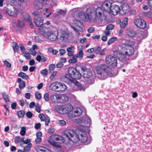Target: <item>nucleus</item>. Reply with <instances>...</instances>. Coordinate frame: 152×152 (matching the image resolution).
I'll list each match as a JSON object with an SVG mask.
<instances>
[{
	"mask_svg": "<svg viewBox=\"0 0 152 152\" xmlns=\"http://www.w3.org/2000/svg\"><path fill=\"white\" fill-rule=\"evenodd\" d=\"M23 55L27 59H30L31 56L29 53L28 52H24L23 53Z\"/></svg>",
	"mask_w": 152,
	"mask_h": 152,
	"instance_id": "nucleus-48",
	"label": "nucleus"
},
{
	"mask_svg": "<svg viewBox=\"0 0 152 152\" xmlns=\"http://www.w3.org/2000/svg\"><path fill=\"white\" fill-rule=\"evenodd\" d=\"M107 50V48H105L102 49L100 53V55L101 56H103L105 55V51Z\"/></svg>",
	"mask_w": 152,
	"mask_h": 152,
	"instance_id": "nucleus-62",
	"label": "nucleus"
},
{
	"mask_svg": "<svg viewBox=\"0 0 152 152\" xmlns=\"http://www.w3.org/2000/svg\"><path fill=\"white\" fill-rule=\"evenodd\" d=\"M55 68V65L54 64H51L49 66V70L50 71H53Z\"/></svg>",
	"mask_w": 152,
	"mask_h": 152,
	"instance_id": "nucleus-54",
	"label": "nucleus"
},
{
	"mask_svg": "<svg viewBox=\"0 0 152 152\" xmlns=\"http://www.w3.org/2000/svg\"><path fill=\"white\" fill-rule=\"evenodd\" d=\"M32 145L31 143H28L24 148L23 152H27L29 151Z\"/></svg>",
	"mask_w": 152,
	"mask_h": 152,
	"instance_id": "nucleus-39",
	"label": "nucleus"
},
{
	"mask_svg": "<svg viewBox=\"0 0 152 152\" xmlns=\"http://www.w3.org/2000/svg\"><path fill=\"white\" fill-rule=\"evenodd\" d=\"M112 4V0H107L102 4V7L105 11H109Z\"/></svg>",
	"mask_w": 152,
	"mask_h": 152,
	"instance_id": "nucleus-10",
	"label": "nucleus"
},
{
	"mask_svg": "<svg viewBox=\"0 0 152 152\" xmlns=\"http://www.w3.org/2000/svg\"><path fill=\"white\" fill-rule=\"evenodd\" d=\"M54 139L56 140L57 142L61 143L64 142V138L62 137L57 135H54Z\"/></svg>",
	"mask_w": 152,
	"mask_h": 152,
	"instance_id": "nucleus-30",
	"label": "nucleus"
},
{
	"mask_svg": "<svg viewBox=\"0 0 152 152\" xmlns=\"http://www.w3.org/2000/svg\"><path fill=\"white\" fill-rule=\"evenodd\" d=\"M18 76L24 79H27L28 77V76L26 73L22 72L19 73Z\"/></svg>",
	"mask_w": 152,
	"mask_h": 152,
	"instance_id": "nucleus-42",
	"label": "nucleus"
},
{
	"mask_svg": "<svg viewBox=\"0 0 152 152\" xmlns=\"http://www.w3.org/2000/svg\"><path fill=\"white\" fill-rule=\"evenodd\" d=\"M126 33L129 37H135L137 35L136 32L135 31L131 29H127Z\"/></svg>",
	"mask_w": 152,
	"mask_h": 152,
	"instance_id": "nucleus-28",
	"label": "nucleus"
},
{
	"mask_svg": "<svg viewBox=\"0 0 152 152\" xmlns=\"http://www.w3.org/2000/svg\"><path fill=\"white\" fill-rule=\"evenodd\" d=\"M2 96L3 99L7 103L9 104L10 103V97L7 95L6 93H3Z\"/></svg>",
	"mask_w": 152,
	"mask_h": 152,
	"instance_id": "nucleus-34",
	"label": "nucleus"
},
{
	"mask_svg": "<svg viewBox=\"0 0 152 152\" xmlns=\"http://www.w3.org/2000/svg\"><path fill=\"white\" fill-rule=\"evenodd\" d=\"M44 99L45 101L48 102L49 99V94L48 93H45L44 95Z\"/></svg>",
	"mask_w": 152,
	"mask_h": 152,
	"instance_id": "nucleus-57",
	"label": "nucleus"
},
{
	"mask_svg": "<svg viewBox=\"0 0 152 152\" xmlns=\"http://www.w3.org/2000/svg\"><path fill=\"white\" fill-rule=\"evenodd\" d=\"M83 112V110L81 108H78L74 111V113H69L68 116L70 117H74L80 115Z\"/></svg>",
	"mask_w": 152,
	"mask_h": 152,
	"instance_id": "nucleus-12",
	"label": "nucleus"
},
{
	"mask_svg": "<svg viewBox=\"0 0 152 152\" xmlns=\"http://www.w3.org/2000/svg\"><path fill=\"white\" fill-rule=\"evenodd\" d=\"M73 85V89L74 91H77L79 90H84L85 89L81 85H79L78 83H77V81L75 83L72 82Z\"/></svg>",
	"mask_w": 152,
	"mask_h": 152,
	"instance_id": "nucleus-18",
	"label": "nucleus"
},
{
	"mask_svg": "<svg viewBox=\"0 0 152 152\" xmlns=\"http://www.w3.org/2000/svg\"><path fill=\"white\" fill-rule=\"evenodd\" d=\"M72 27L75 32L76 34L78 35L79 34V31L83 30V26L80 21L75 20L73 21Z\"/></svg>",
	"mask_w": 152,
	"mask_h": 152,
	"instance_id": "nucleus-7",
	"label": "nucleus"
},
{
	"mask_svg": "<svg viewBox=\"0 0 152 152\" xmlns=\"http://www.w3.org/2000/svg\"><path fill=\"white\" fill-rule=\"evenodd\" d=\"M74 48V46L69 47L67 48V51L68 52V55L69 56H71L73 55L74 52L72 50V49Z\"/></svg>",
	"mask_w": 152,
	"mask_h": 152,
	"instance_id": "nucleus-36",
	"label": "nucleus"
},
{
	"mask_svg": "<svg viewBox=\"0 0 152 152\" xmlns=\"http://www.w3.org/2000/svg\"><path fill=\"white\" fill-rule=\"evenodd\" d=\"M116 40V39H110L108 41V44L110 45Z\"/></svg>",
	"mask_w": 152,
	"mask_h": 152,
	"instance_id": "nucleus-60",
	"label": "nucleus"
},
{
	"mask_svg": "<svg viewBox=\"0 0 152 152\" xmlns=\"http://www.w3.org/2000/svg\"><path fill=\"white\" fill-rule=\"evenodd\" d=\"M24 25L23 22L20 20L14 22L12 23L13 27L16 28L18 27L21 28Z\"/></svg>",
	"mask_w": 152,
	"mask_h": 152,
	"instance_id": "nucleus-22",
	"label": "nucleus"
},
{
	"mask_svg": "<svg viewBox=\"0 0 152 152\" xmlns=\"http://www.w3.org/2000/svg\"><path fill=\"white\" fill-rule=\"evenodd\" d=\"M41 126V124L40 123H37L35 124L34 126V128L35 129H37L40 127Z\"/></svg>",
	"mask_w": 152,
	"mask_h": 152,
	"instance_id": "nucleus-63",
	"label": "nucleus"
},
{
	"mask_svg": "<svg viewBox=\"0 0 152 152\" xmlns=\"http://www.w3.org/2000/svg\"><path fill=\"white\" fill-rule=\"evenodd\" d=\"M101 50V48L100 46H98L96 49L94 48V51L95 53L96 54H98L99 53Z\"/></svg>",
	"mask_w": 152,
	"mask_h": 152,
	"instance_id": "nucleus-58",
	"label": "nucleus"
},
{
	"mask_svg": "<svg viewBox=\"0 0 152 152\" xmlns=\"http://www.w3.org/2000/svg\"><path fill=\"white\" fill-rule=\"evenodd\" d=\"M43 18L41 17H35L34 18V23L36 26H40L43 23Z\"/></svg>",
	"mask_w": 152,
	"mask_h": 152,
	"instance_id": "nucleus-20",
	"label": "nucleus"
},
{
	"mask_svg": "<svg viewBox=\"0 0 152 152\" xmlns=\"http://www.w3.org/2000/svg\"><path fill=\"white\" fill-rule=\"evenodd\" d=\"M114 28V25L112 24H110L107 25L106 27V29L107 30H111L113 29Z\"/></svg>",
	"mask_w": 152,
	"mask_h": 152,
	"instance_id": "nucleus-47",
	"label": "nucleus"
},
{
	"mask_svg": "<svg viewBox=\"0 0 152 152\" xmlns=\"http://www.w3.org/2000/svg\"><path fill=\"white\" fill-rule=\"evenodd\" d=\"M25 82L24 81H23L22 83H19L18 86L20 90H22L25 88Z\"/></svg>",
	"mask_w": 152,
	"mask_h": 152,
	"instance_id": "nucleus-46",
	"label": "nucleus"
},
{
	"mask_svg": "<svg viewBox=\"0 0 152 152\" xmlns=\"http://www.w3.org/2000/svg\"><path fill=\"white\" fill-rule=\"evenodd\" d=\"M104 33L105 36H103L102 37V38H107V36L109 35L110 34V33L109 31L107 30L105 31V32H104Z\"/></svg>",
	"mask_w": 152,
	"mask_h": 152,
	"instance_id": "nucleus-56",
	"label": "nucleus"
},
{
	"mask_svg": "<svg viewBox=\"0 0 152 152\" xmlns=\"http://www.w3.org/2000/svg\"><path fill=\"white\" fill-rule=\"evenodd\" d=\"M35 97L37 99L39 100L41 98V95L40 93L39 92H36L35 94Z\"/></svg>",
	"mask_w": 152,
	"mask_h": 152,
	"instance_id": "nucleus-51",
	"label": "nucleus"
},
{
	"mask_svg": "<svg viewBox=\"0 0 152 152\" xmlns=\"http://www.w3.org/2000/svg\"><path fill=\"white\" fill-rule=\"evenodd\" d=\"M105 61L112 67H116L117 64V59L114 57L111 56H107L105 57Z\"/></svg>",
	"mask_w": 152,
	"mask_h": 152,
	"instance_id": "nucleus-8",
	"label": "nucleus"
},
{
	"mask_svg": "<svg viewBox=\"0 0 152 152\" xmlns=\"http://www.w3.org/2000/svg\"><path fill=\"white\" fill-rule=\"evenodd\" d=\"M73 56L72 59L69 60V62L70 63H74L77 62V58L75 55L72 56Z\"/></svg>",
	"mask_w": 152,
	"mask_h": 152,
	"instance_id": "nucleus-41",
	"label": "nucleus"
},
{
	"mask_svg": "<svg viewBox=\"0 0 152 152\" xmlns=\"http://www.w3.org/2000/svg\"><path fill=\"white\" fill-rule=\"evenodd\" d=\"M78 50L79 51L77 54L75 55L77 58H83L84 54L82 47H81V48L79 49Z\"/></svg>",
	"mask_w": 152,
	"mask_h": 152,
	"instance_id": "nucleus-33",
	"label": "nucleus"
},
{
	"mask_svg": "<svg viewBox=\"0 0 152 152\" xmlns=\"http://www.w3.org/2000/svg\"><path fill=\"white\" fill-rule=\"evenodd\" d=\"M40 33L45 37H51L52 38H56V35L52 32L50 28L45 26L40 27L39 28Z\"/></svg>",
	"mask_w": 152,
	"mask_h": 152,
	"instance_id": "nucleus-5",
	"label": "nucleus"
},
{
	"mask_svg": "<svg viewBox=\"0 0 152 152\" xmlns=\"http://www.w3.org/2000/svg\"><path fill=\"white\" fill-rule=\"evenodd\" d=\"M26 115L28 118H30L32 116V113L30 111H28L26 113Z\"/></svg>",
	"mask_w": 152,
	"mask_h": 152,
	"instance_id": "nucleus-61",
	"label": "nucleus"
},
{
	"mask_svg": "<svg viewBox=\"0 0 152 152\" xmlns=\"http://www.w3.org/2000/svg\"><path fill=\"white\" fill-rule=\"evenodd\" d=\"M70 140L74 143H77L80 141L79 136L75 133L74 135L70 139Z\"/></svg>",
	"mask_w": 152,
	"mask_h": 152,
	"instance_id": "nucleus-32",
	"label": "nucleus"
},
{
	"mask_svg": "<svg viewBox=\"0 0 152 152\" xmlns=\"http://www.w3.org/2000/svg\"><path fill=\"white\" fill-rule=\"evenodd\" d=\"M57 98L59 99V100L62 103H64L66 102L68 100V96L65 94H59L57 96Z\"/></svg>",
	"mask_w": 152,
	"mask_h": 152,
	"instance_id": "nucleus-19",
	"label": "nucleus"
},
{
	"mask_svg": "<svg viewBox=\"0 0 152 152\" xmlns=\"http://www.w3.org/2000/svg\"><path fill=\"white\" fill-rule=\"evenodd\" d=\"M55 110L58 113L64 114V106L57 105L55 106L54 107Z\"/></svg>",
	"mask_w": 152,
	"mask_h": 152,
	"instance_id": "nucleus-21",
	"label": "nucleus"
},
{
	"mask_svg": "<svg viewBox=\"0 0 152 152\" xmlns=\"http://www.w3.org/2000/svg\"><path fill=\"white\" fill-rule=\"evenodd\" d=\"M73 109L72 106L70 104H66L64 106V111L65 113H68V114Z\"/></svg>",
	"mask_w": 152,
	"mask_h": 152,
	"instance_id": "nucleus-25",
	"label": "nucleus"
},
{
	"mask_svg": "<svg viewBox=\"0 0 152 152\" xmlns=\"http://www.w3.org/2000/svg\"><path fill=\"white\" fill-rule=\"evenodd\" d=\"M73 77L74 79H79L81 77V75L79 72L76 70L75 73L73 75Z\"/></svg>",
	"mask_w": 152,
	"mask_h": 152,
	"instance_id": "nucleus-38",
	"label": "nucleus"
},
{
	"mask_svg": "<svg viewBox=\"0 0 152 152\" xmlns=\"http://www.w3.org/2000/svg\"><path fill=\"white\" fill-rule=\"evenodd\" d=\"M113 55L119 60L125 62L129 59L123 53L122 50V46H121L120 50H115L113 52Z\"/></svg>",
	"mask_w": 152,
	"mask_h": 152,
	"instance_id": "nucleus-6",
	"label": "nucleus"
},
{
	"mask_svg": "<svg viewBox=\"0 0 152 152\" xmlns=\"http://www.w3.org/2000/svg\"><path fill=\"white\" fill-rule=\"evenodd\" d=\"M20 7L19 4L14 6L10 4H8L5 9V11L10 16L16 17L18 14V9Z\"/></svg>",
	"mask_w": 152,
	"mask_h": 152,
	"instance_id": "nucleus-4",
	"label": "nucleus"
},
{
	"mask_svg": "<svg viewBox=\"0 0 152 152\" xmlns=\"http://www.w3.org/2000/svg\"><path fill=\"white\" fill-rule=\"evenodd\" d=\"M44 121H45V125L46 126H48L49 124L50 121V119L49 117H47L45 118L44 120Z\"/></svg>",
	"mask_w": 152,
	"mask_h": 152,
	"instance_id": "nucleus-52",
	"label": "nucleus"
},
{
	"mask_svg": "<svg viewBox=\"0 0 152 152\" xmlns=\"http://www.w3.org/2000/svg\"><path fill=\"white\" fill-rule=\"evenodd\" d=\"M134 45V42L130 41L122 45L123 52L125 56H129L133 54L134 50L132 46Z\"/></svg>",
	"mask_w": 152,
	"mask_h": 152,
	"instance_id": "nucleus-3",
	"label": "nucleus"
},
{
	"mask_svg": "<svg viewBox=\"0 0 152 152\" xmlns=\"http://www.w3.org/2000/svg\"><path fill=\"white\" fill-rule=\"evenodd\" d=\"M148 4L150 7V9L152 10V0H148Z\"/></svg>",
	"mask_w": 152,
	"mask_h": 152,
	"instance_id": "nucleus-64",
	"label": "nucleus"
},
{
	"mask_svg": "<svg viewBox=\"0 0 152 152\" xmlns=\"http://www.w3.org/2000/svg\"><path fill=\"white\" fill-rule=\"evenodd\" d=\"M41 73L45 75H47L48 73V71L47 69H45L41 71Z\"/></svg>",
	"mask_w": 152,
	"mask_h": 152,
	"instance_id": "nucleus-53",
	"label": "nucleus"
},
{
	"mask_svg": "<svg viewBox=\"0 0 152 152\" xmlns=\"http://www.w3.org/2000/svg\"><path fill=\"white\" fill-rule=\"evenodd\" d=\"M24 139V138L23 137L20 138L18 137H16L15 138V142L16 143L18 142L20 143Z\"/></svg>",
	"mask_w": 152,
	"mask_h": 152,
	"instance_id": "nucleus-43",
	"label": "nucleus"
},
{
	"mask_svg": "<svg viewBox=\"0 0 152 152\" xmlns=\"http://www.w3.org/2000/svg\"><path fill=\"white\" fill-rule=\"evenodd\" d=\"M58 35L61 38H68L71 37L72 34L64 31L58 32Z\"/></svg>",
	"mask_w": 152,
	"mask_h": 152,
	"instance_id": "nucleus-17",
	"label": "nucleus"
},
{
	"mask_svg": "<svg viewBox=\"0 0 152 152\" xmlns=\"http://www.w3.org/2000/svg\"><path fill=\"white\" fill-rule=\"evenodd\" d=\"M92 72L90 70L85 71L83 74V76L85 78H89L92 77L93 75Z\"/></svg>",
	"mask_w": 152,
	"mask_h": 152,
	"instance_id": "nucleus-29",
	"label": "nucleus"
},
{
	"mask_svg": "<svg viewBox=\"0 0 152 152\" xmlns=\"http://www.w3.org/2000/svg\"><path fill=\"white\" fill-rule=\"evenodd\" d=\"M55 129L51 127L48 130V133L52 134L55 131Z\"/></svg>",
	"mask_w": 152,
	"mask_h": 152,
	"instance_id": "nucleus-55",
	"label": "nucleus"
},
{
	"mask_svg": "<svg viewBox=\"0 0 152 152\" xmlns=\"http://www.w3.org/2000/svg\"><path fill=\"white\" fill-rule=\"evenodd\" d=\"M4 64L7 67L10 68L11 67V64L8 61H3Z\"/></svg>",
	"mask_w": 152,
	"mask_h": 152,
	"instance_id": "nucleus-49",
	"label": "nucleus"
},
{
	"mask_svg": "<svg viewBox=\"0 0 152 152\" xmlns=\"http://www.w3.org/2000/svg\"><path fill=\"white\" fill-rule=\"evenodd\" d=\"M59 95V94H52L50 97V99L52 102L54 103H57L58 102L59 99H58L57 96Z\"/></svg>",
	"mask_w": 152,
	"mask_h": 152,
	"instance_id": "nucleus-31",
	"label": "nucleus"
},
{
	"mask_svg": "<svg viewBox=\"0 0 152 152\" xmlns=\"http://www.w3.org/2000/svg\"><path fill=\"white\" fill-rule=\"evenodd\" d=\"M67 89V87L66 85L62 82H58L57 92L63 93Z\"/></svg>",
	"mask_w": 152,
	"mask_h": 152,
	"instance_id": "nucleus-11",
	"label": "nucleus"
},
{
	"mask_svg": "<svg viewBox=\"0 0 152 152\" xmlns=\"http://www.w3.org/2000/svg\"><path fill=\"white\" fill-rule=\"evenodd\" d=\"M65 77L72 82L75 83L76 82V80L73 78V76L70 75L69 74H66L65 75Z\"/></svg>",
	"mask_w": 152,
	"mask_h": 152,
	"instance_id": "nucleus-35",
	"label": "nucleus"
},
{
	"mask_svg": "<svg viewBox=\"0 0 152 152\" xmlns=\"http://www.w3.org/2000/svg\"><path fill=\"white\" fill-rule=\"evenodd\" d=\"M64 135L67 137L69 140L72 137L75 133L72 130L70 129L65 130L64 131Z\"/></svg>",
	"mask_w": 152,
	"mask_h": 152,
	"instance_id": "nucleus-16",
	"label": "nucleus"
},
{
	"mask_svg": "<svg viewBox=\"0 0 152 152\" xmlns=\"http://www.w3.org/2000/svg\"><path fill=\"white\" fill-rule=\"evenodd\" d=\"M39 117L42 121H44V120L46 117H45L44 115L42 114H40L39 115Z\"/></svg>",
	"mask_w": 152,
	"mask_h": 152,
	"instance_id": "nucleus-59",
	"label": "nucleus"
},
{
	"mask_svg": "<svg viewBox=\"0 0 152 152\" xmlns=\"http://www.w3.org/2000/svg\"><path fill=\"white\" fill-rule=\"evenodd\" d=\"M36 136V139L35 140V142L37 144H39L41 142L42 140L41 137L42 136V132H37Z\"/></svg>",
	"mask_w": 152,
	"mask_h": 152,
	"instance_id": "nucleus-26",
	"label": "nucleus"
},
{
	"mask_svg": "<svg viewBox=\"0 0 152 152\" xmlns=\"http://www.w3.org/2000/svg\"><path fill=\"white\" fill-rule=\"evenodd\" d=\"M122 9L123 13L126 14H127L129 12L130 8L129 5L126 4L123 5Z\"/></svg>",
	"mask_w": 152,
	"mask_h": 152,
	"instance_id": "nucleus-27",
	"label": "nucleus"
},
{
	"mask_svg": "<svg viewBox=\"0 0 152 152\" xmlns=\"http://www.w3.org/2000/svg\"><path fill=\"white\" fill-rule=\"evenodd\" d=\"M58 82L52 83L49 87L50 90L57 92Z\"/></svg>",
	"mask_w": 152,
	"mask_h": 152,
	"instance_id": "nucleus-23",
	"label": "nucleus"
},
{
	"mask_svg": "<svg viewBox=\"0 0 152 152\" xmlns=\"http://www.w3.org/2000/svg\"><path fill=\"white\" fill-rule=\"evenodd\" d=\"M96 70L98 77L102 80L105 79L108 76H112L113 72L108 66L104 64L96 66Z\"/></svg>",
	"mask_w": 152,
	"mask_h": 152,
	"instance_id": "nucleus-2",
	"label": "nucleus"
},
{
	"mask_svg": "<svg viewBox=\"0 0 152 152\" xmlns=\"http://www.w3.org/2000/svg\"><path fill=\"white\" fill-rule=\"evenodd\" d=\"M35 149L38 152H49L50 151L47 148L40 146H37Z\"/></svg>",
	"mask_w": 152,
	"mask_h": 152,
	"instance_id": "nucleus-24",
	"label": "nucleus"
},
{
	"mask_svg": "<svg viewBox=\"0 0 152 152\" xmlns=\"http://www.w3.org/2000/svg\"><path fill=\"white\" fill-rule=\"evenodd\" d=\"M12 46L13 48L15 53L17 52L18 50V46L16 42H13L12 43Z\"/></svg>",
	"mask_w": 152,
	"mask_h": 152,
	"instance_id": "nucleus-40",
	"label": "nucleus"
},
{
	"mask_svg": "<svg viewBox=\"0 0 152 152\" xmlns=\"http://www.w3.org/2000/svg\"><path fill=\"white\" fill-rule=\"evenodd\" d=\"M26 128L25 127H22L21 128V130L20 132V134L23 136L26 133Z\"/></svg>",
	"mask_w": 152,
	"mask_h": 152,
	"instance_id": "nucleus-45",
	"label": "nucleus"
},
{
	"mask_svg": "<svg viewBox=\"0 0 152 152\" xmlns=\"http://www.w3.org/2000/svg\"><path fill=\"white\" fill-rule=\"evenodd\" d=\"M135 25L138 28L144 29L146 26V22L143 20L138 18L135 19L134 21Z\"/></svg>",
	"mask_w": 152,
	"mask_h": 152,
	"instance_id": "nucleus-9",
	"label": "nucleus"
},
{
	"mask_svg": "<svg viewBox=\"0 0 152 152\" xmlns=\"http://www.w3.org/2000/svg\"><path fill=\"white\" fill-rule=\"evenodd\" d=\"M103 11L101 8L97 7L95 11L91 8H89L86 10V14L80 12L78 14L79 17L85 21H90L93 22L96 17L99 19L102 15Z\"/></svg>",
	"mask_w": 152,
	"mask_h": 152,
	"instance_id": "nucleus-1",
	"label": "nucleus"
},
{
	"mask_svg": "<svg viewBox=\"0 0 152 152\" xmlns=\"http://www.w3.org/2000/svg\"><path fill=\"white\" fill-rule=\"evenodd\" d=\"M54 137V135H51L48 140V142L54 146L60 148L61 147L60 145L56 143V140L53 138Z\"/></svg>",
	"mask_w": 152,
	"mask_h": 152,
	"instance_id": "nucleus-13",
	"label": "nucleus"
},
{
	"mask_svg": "<svg viewBox=\"0 0 152 152\" xmlns=\"http://www.w3.org/2000/svg\"><path fill=\"white\" fill-rule=\"evenodd\" d=\"M25 113L24 111H20L18 112L17 114L19 117H22L24 116Z\"/></svg>",
	"mask_w": 152,
	"mask_h": 152,
	"instance_id": "nucleus-50",
	"label": "nucleus"
},
{
	"mask_svg": "<svg viewBox=\"0 0 152 152\" xmlns=\"http://www.w3.org/2000/svg\"><path fill=\"white\" fill-rule=\"evenodd\" d=\"M110 11H111L113 15H116L120 11V8L117 5L113 4L111 6Z\"/></svg>",
	"mask_w": 152,
	"mask_h": 152,
	"instance_id": "nucleus-15",
	"label": "nucleus"
},
{
	"mask_svg": "<svg viewBox=\"0 0 152 152\" xmlns=\"http://www.w3.org/2000/svg\"><path fill=\"white\" fill-rule=\"evenodd\" d=\"M80 141L83 143L86 142V144L90 143L91 140H88L86 134L85 133H82L80 135Z\"/></svg>",
	"mask_w": 152,
	"mask_h": 152,
	"instance_id": "nucleus-14",
	"label": "nucleus"
},
{
	"mask_svg": "<svg viewBox=\"0 0 152 152\" xmlns=\"http://www.w3.org/2000/svg\"><path fill=\"white\" fill-rule=\"evenodd\" d=\"M76 69L73 67H69L68 68V70L69 74L72 76L75 73V72H76Z\"/></svg>",
	"mask_w": 152,
	"mask_h": 152,
	"instance_id": "nucleus-37",
	"label": "nucleus"
},
{
	"mask_svg": "<svg viewBox=\"0 0 152 152\" xmlns=\"http://www.w3.org/2000/svg\"><path fill=\"white\" fill-rule=\"evenodd\" d=\"M24 18L25 19L29 22H30L32 20V19L30 18L29 15L28 14H26L24 15Z\"/></svg>",
	"mask_w": 152,
	"mask_h": 152,
	"instance_id": "nucleus-44",
	"label": "nucleus"
}]
</instances>
